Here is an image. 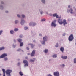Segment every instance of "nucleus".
I'll use <instances>...</instances> for the list:
<instances>
[{"label":"nucleus","mask_w":76,"mask_h":76,"mask_svg":"<svg viewBox=\"0 0 76 76\" xmlns=\"http://www.w3.org/2000/svg\"><path fill=\"white\" fill-rule=\"evenodd\" d=\"M43 40L47 42L48 40V37L47 36H45L43 37Z\"/></svg>","instance_id":"11"},{"label":"nucleus","mask_w":76,"mask_h":76,"mask_svg":"<svg viewBox=\"0 0 76 76\" xmlns=\"http://www.w3.org/2000/svg\"><path fill=\"white\" fill-rule=\"evenodd\" d=\"M71 6L70 5H68V7L69 8H70Z\"/></svg>","instance_id":"48"},{"label":"nucleus","mask_w":76,"mask_h":76,"mask_svg":"<svg viewBox=\"0 0 76 76\" xmlns=\"http://www.w3.org/2000/svg\"><path fill=\"white\" fill-rule=\"evenodd\" d=\"M33 42L35 44L36 43V40H34Z\"/></svg>","instance_id":"41"},{"label":"nucleus","mask_w":76,"mask_h":76,"mask_svg":"<svg viewBox=\"0 0 76 76\" xmlns=\"http://www.w3.org/2000/svg\"><path fill=\"white\" fill-rule=\"evenodd\" d=\"M2 32H3V30H1L0 31V35H1V34L2 33Z\"/></svg>","instance_id":"40"},{"label":"nucleus","mask_w":76,"mask_h":76,"mask_svg":"<svg viewBox=\"0 0 76 76\" xmlns=\"http://www.w3.org/2000/svg\"><path fill=\"white\" fill-rule=\"evenodd\" d=\"M73 9L72 8H70V10L68 9L67 10V11L68 13H69L70 12L71 14H73L74 13L73 12Z\"/></svg>","instance_id":"4"},{"label":"nucleus","mask_w":76,"mask_h":76,"mask_svg":"<svg viewBox=\"0 0 76 76\" xmlns=\"http://www.w3.org/2000/svg\"><path fill=\"white\" fill-rule=\"evenodd\" d=\"M55 47L56 48H58V43H56V45H55Z\"/></svg>","instance_id":"31"},{"label":"nucleus","mask_w":76,"mask_h":76,"mask_svg":"<svg viewBox=\"0 0 76 76\" xmlns=\"http://www.w3.org/2000/svg\"><path fill=\"white\" fill-rule=\"evenodd\" d=\"M39 11L40 12V13L41 15L43 14L44 13L43 10H42V9H39Z\"/></svg>","instance_id":"10"},{"label":"nucleus","mask_w":76,"mask_h":76,"mask_svg":"<svg viewBox=\"0 0 76 76\" xmlns=\"http://www.w3.org/2000/svg\"><path fill=\"white\" fill-rule=\"evenodd\" d=\"M48 52V50L47 49H46L43 51V52L45 53H47Z\"/></svg>","instance_id":"20"},{"label":"nucleus","mask_w":76,"mask_h":76,"mask_svg":"<svg viewBox=\"0 0 76 76\" xmlns=\"http://www.w3.org/2000/svg\"><path fill=\"white\" fill-rule=\"evenodd\" d=\"M12 71L9 69H8L5 71V73L7 74L8 76H11L10 73H12Z\"/></svg>","instance_id":"2"},{"label":"nucleus","mask_w":76,"mask_h":76,"mask_svg":"<svg viewBox=\"0 0 76 76\" xmlns=\"http://www.w3.org/2000/svg\"><path fill=\"white\" fill-rule=\"evenodd\" d=\"M41 43L43 45H45L46 44V43L45 42V41L44 40H40Z\"/></svg>","instance_id":"13"},{"label":"nucleus","mask_w":76,"mask_h":76,"mask_svg":"<svg viewBox=\"0 0 76 76\" xmlns=\"http://www.w3.org/2000/svg\"><path fill=\"white\" fill-rule=\"evenodd\" d=\"M28 27H24V29L25 30H27V29H28Z\"/></svg>","instance_id":"38"},{"label":"nucleus","mask_w":76,"mask_h":76,"mask_svg":"<svg viewBox=\"0 0 76 76\" xmlns=\"http://www.w3.org/2000/svg\"><path fill=\"white\" fill-rule=\"evenodd\" d=\"M8 11H5V13H8Z\"/></svg>","instance_id":"56"},{"label":"nucleus","mask_w":76,"mask_h":76,"mask_svg":"<svg viewBox=\"0 0 76 76\" xmlns=\"http://www.w3.org/2000/svg\"><path fill=\"white\" fill-rule=\"evenodd\" d=\"M19 74L20 75V76H22L23 75V73H22V72H21V71H20L19 72Z\"/></svg>","instance_id":"24"},{"label":"nucleus","mask_w":76,"mask_h":76,"mask_svg":"<svg viewBox=\"0 0 76 76\" xmlns=\"http://www.w3.org/2000/svg\"><path fill=\"white\" fill-rule=\"evenodd\" d=\"M75 10V11H76V8H75V9H74V10Z\"/></svg>","instance_id":"62"},{"label":"nucleus","mask_w":76,"mask_h":76,"mask_svg":"<svg viewBox=\"0 0 76 76\" xmlns=\"http://www.w3.org/2000/svg\"><path fill=\"white\" fill-rule=\"evenodd\" d=\"M18 23V20L15 21V23L16 24V23Z\"/></svg>","instance_id":"46"},{"label":"nucleus","mask_w":76,"mask_h":76,"mask_svg":"<svg viewBox=\"0 0 76 76\" xmlns=\"http://www.w3.org/2000/svg\"><path fill=\"white\" fill-rule=\"evenodd\" d=\"M14 42H16V40H14Z\"/></svg>","instance_id":"60"},{"label":"nucleus","mask_w":76,"mask_h":76,"mask_svg":"<svg viewBox=\"0 0 76 76\" xmlns=\"http://www.w3.org/2000/svg\"><path fill=\"white\" fill-rule=\"evenodd\" d=\"M17 40L20 42V43H21L22 42V39H17Z\"/></svg>","instance_id":"21"},{"label":"nucleus","mask_w":76,"mask_h":76,"mask_svg":"<svg viewBox=\"0 0 76 76\" xmlns=\"http://www.w3.org/2000/svg\"><path fill=\"white\" fill-rule=\"evenodd\" d=\"M46 20V19L45 18H43L41 20V22H44Z\"/></svg>","instance_id":"27"},{"label":"nucleus","mask_w":76,"mask_h":76,"mask_svg":"<svg viewBox=\"0 0 76 76\" xmlns=\"http://www.w3.org/2000/svg\"><path fill=\"white\" fill-rule=\"evenodd\" d=\"M60 66L61 67H63V68H64L65 67V65L64 64H63L62 65H60Z\"/></svg>","instance_id":"23"},{"label":"nucleus","mask_w":76,"mask_h":76,"mask_svg":"<svg viewBox=\"0 0 76 76\" xmlns=\"http://www.w3.org/2000/svg\"><path fill=\"white\" fill-rule=\"evenodd\" d=\"M51 26L52 27H53L54 28H55L57 24L56 23H51Z\"/></svg>","instance_id":"12"},{"label":"nucleus","mask_w":76,"mask_h":76,"mask_svg":"<svg viewBox=\"0 0 76 76\" xmlns=\"http://www.w3.org/2000/svg\"><path fill=\"white\" fill-rule=\"evenodd\" d=\"M3 76H5V73H3Z\"/></svg>","instance_id":"54"},{"label":"nucleus","mask_w":76,"mask_h":76,"mask_svg":"<svg viewBox=\"0 0 76 76\" xmlns=\"http://www.w3.org/2000/svg\"><path fill=\"white\" fill-rule=\"evenodd\" d=\"M54 76H59V73L58 71L55 72L54 73Z\"/></svg>","instance_id":"9"},{"label":"nucleus","mask_w":76,"mask_h":76,"mask_svg":"<svg viewBox=\"0 0 76 76\" xmlns=\"http://www.w3.org/2000/svg\"><path fill=\"white\" fill-rule=\"evenodd\" d=\"M28 58L27 57H25V59H28Z\"/></svg>","instance_id":"53"},{"label":"nucleus","mask_w":76,"mask_h":76,"mask_svg":"<svg viewBox=\"0 0 76 76\" xmlns=\"http://www.w3.org/2000/svg\"><path fill=\"white\" fill-rule=\"evenodd\" d=\"M41 3L43 4H45L46 2L45 0H41Z\"/></svg>","instance_id":"17"},{"label":"nucleus","mask_w":76,"mask_h":76,"mask_svg":"<svg viewBox=\"0 0 76 76\" xmlns=\"http://www.w3.org/2000/svg\"><path fill=\"white\" fill-rule=\"evenodd\" d=\"M37 25V23L35 22H31L29 23V25L30 26L34 27Z\"/></svg>","instance_id":"1"},{"label":"nucleus","mask_w":76,"mask_h":76,"mask_svg":"<svg viewBox=\"0 0 76 76\" xmlns=\"http://www.w3.org/2000/svg\"><path fill=\"white\" fill-rule=\"evenodd\" d=\"M66 35V33H63L62 34V36H65Z\"/></svg>","instance_id":"44"},{"label":"nucleus","mask_w":76,"mask_h":76,"mask_svg":"<svg viewBox=\"0 0 76 76\" xmlns=\"http://www.w3.org/2000/svg\"><path fill=\"white\" fill-rule=\"evenodd\" d=\"M49 61H51V59H50L49 60Z\"/></svg>","instance_id":"63"},{"label":"nucleus","mask_w":76,"mask_h":76,"mask_svg":"<svg viewBox=\"0 0 76 76\" xmlns=\"http://www.w3.org/2000/svg\"><path fill=\"white\" fill-rule=\"evenodd\" d=\"M45 13L46 14H49L48 13V12H47V11H46L45 12Z\"/></svg>","instance_id":"50"},{"label":"nucleus","mask_w":76,"mask_h":76,"mask_svg":"<svg viewBox=\"0 0 76 76\" xmlns=\"http://www.w3.org/2000/svg\"><path fill=\"white\" fill-rule=\"evenodd\" d=\"M23 42H21L20 45V47H22V46H23Z\"/></svg>","instance_id":"30"},{"label":"nucleus","mask_w":76,"mask_h":76,"mask_svg":"<svg viewBox=\"0 0 76 76\" xmlns=\"http://www.w3.org/2000/svg\"><path fill=\"white\" fill-rule=\"evenodd\" d=\"M73 9H75V6H73Z\"/></svg>","instance_id":"57"},{"label":"nucleus","mask_w":76,"mask_h":76,"mask_svg":"<svg viewBox=\"0 0 76 76\" xmlns=\"http://www.w3.org/2000/svg\"><path fill=\"white\" fill-rule=\"evenodd\" d=\"M17 16L18 18H20V15L19 14H17Z\"/></svg>","instance_id":"43"},{"label":"nucleus","mask_w":76,"mask_h":76,"mask_svg":"<svg viewBox=\"0 0 76 76\" xmlns=\"http://www.w3.org/2000/svg\"><path fill=\"white\" fill-rule=\"evenodd\" d=\"M58 21L59 24L60 25H62V19L61 18H59L58 20Z\"/></svg>","instance_id":"7"},{"label":"nucleus","mask_w":76,"mask_h":76,"mask_svg":"<svg viewBox=\"0 0 76 76\" xmlns=\"http://www.w3.org/2000/svg\"><path fill=\"white\" fill-rule=\"evenodd\" d=\"M48 76H52V75H51L49 74L48 75Z\"/></svg>","instance_id":"52"},{"label":"nucleus","mask_w":76,"mask_h":76,"mask_svg":"<svg viewBox=\"0 0 76 76\" xmlns=\"http://www.w3.org/2000/svg\"><path fill=\"white\" fill-rule=\"evenodd\" d=\"M56 17L57 18H61V17H59L58 15H57V14L56 15Z\"/></svg>","instance_id":"34"},{"label":"nucleus","mask_w":76,"mask_h":76,"mask_svg":"<svg viewBox=\"0 0 76 76\" xmlns=\"http://www.w3.org/2000/svg\"><path fill=\"white\" fill-rule=\"evenodd\" d=\"M15 47H16V45H13V47L14 48H15Z\"/></svg>","instance_id":"55"},{"label":"nucleus","mask_w":76,"mask_h":76,"mask_svg":"<svg viewBox=\"0 0 76 76\" xmlns=\"http://www.w3.org/2000/svg\"><path fill=\"white\" fill-rule=\"evenodd\" d=\"M53 14H52V13H49L48 14V15L50 16H53Z\"/></svg>","instance_id":"39"},{"label":"nucleus","mask_w":76,"mask_h":76,"mask_svg":"<svg viewBox=\"0 0 76 76\" xmlns=\"http://www.w3.org/2000/svg\"><path fill=\"white\" fill-rule=\"evenodd\" d=\"M75 45H76V39L75 40Z\"/></svg>","instance_id":"61"},{"label":"nucleus","mask_w":76,"mask_h":76,"mask_svg":"<svg viewBox=\"0 0 76 76\" xmlns=\"http://www.w3.org/2000/svg\"><path fill=\"white\" fill-rule=\"evenodd\" d=\"M25 23V21L24 20H22V19H21V24L22 25H23L24 23Z\"/></svg>","instance_id":"18"},{"label":"nucleus","mask_w":76,"mask_h":76,"mask_svg":"<svg viewBox=\"0 0 76 76\" xmlns=\"http://www.w3.org/2000/svg\"><path fill=\"white\" fill-rule=\"evenodd\" d=\"M1 4H3V2H1Z\"/></svg>","instance_id":"59"},{"label":"nucleus","mask_w":76,"mask_h":76,"mask_svg":"<svg viewBox=\"0 0 76 76\" xmlns=\"http://www.w3.org/2000/svg\"><path fill=\"white\" fill-rule=\"evenodd\" d=\"M5 48L4 47H2L0 48V51H1V50H4V49Z\"/></svg>","instance_id":"25"},{"label":"nucleus","mask_w":76,"mask_h":76,"mask_svg":"<svg viewBox=\"0 0 76 76\" xmlns=\"http://www.w3.org/2000/svg\"><path fill=\"white\" fill-rule=\"evenodd\" d=\"M39 36L41 37L42 36V34H41V33H40L39 34Z\"/></svg>","instance_id":"47"},{"label":"nucleus","mask_w":76,"mask_h":76,"mask_svg":"<svg viewBox=\"0 0 76 76\" xmlns=\"http://www.w3.org/2000/svg\"><path fill=\"white\" fill-rule=\"evenodd\" d=\"M61 58H62L63 59H66L67 58V56H61Z\"/></svg>","instance_id":"15"},{"label":"nucleus","mask_w":76,"mask_h":76,"mask_svg":"<svg viewBox=\"0 0 76 76\" xmlns=\"http://www.w3.org/2000/svg\"><path fill=\"white\" fill-rule=\"evenodd\" d=\"M29 45H30V46H31V48H34V47H35V45H34V44L33 45V44H31V43H29Z\"/></svg>","instance_id":"14"},{"label":"nucleus","mask_w":76,"mask_h":76,"mask_svg":"<svg viewBox=\"0 0 76 76\" xmlns=\"http://www.w3.org/2000/svg\"><path fill=\"white\" fill-rule=\"evenodd\" d=\"M2 70L3 72V73H5V69H3Z\"/></svg>","instance_id":"37"},{"label":"nucleus","mask_w":76,"mask_h":76,"mask_svg":"<svg viewBox=\"0 0 76 76\" xmlns=\"http://www.w3.org/2000/svg\"><path fill=\"white\" fill-rule=\"evenodd\" d=\"M29 61L31 63H34V60L31 59Z\"/></svg>","instance_id":"26"},{"label":"nucleus","mask_w":76,"mask_h":76,"mask_svg":"<svg viewBox=\"0 0 76 76\" xmlns=\"http://www.w3.org/2000/svg\"><path fill=\"white\" fill-rule=\"evenodd\" d=\"M60 50L61 51L63 52L64 50V49L63 47H61L60 49Z\"/></svg>","instance_id":"16"},{"label":"nucleus","mask_w":76,"mask_h":76,"mask_svg":"<svg viewBox=\"0 0 76 76\" xmlns=\"http://www.w3.org/2000/svg\"><path fill=\"white\" fill-rule=\"evenodd\" d=\"M23 63L24 64H26V63H28V61L27 60H24L23 61Z\"/></svg>","instance_id":"22"},{"label":"nucleus","mask_w":76,"mask_h":76,"mask_svg":"<svg viewBox=\"0 0 76 76\" xmlns=\"http://www.w3.org/2000/svg\"><path fill=\"white\" fill-rule=\"evenodd\" d=\"M33 59H34V60H35V58H34Z\"/></svg>","instance_id":"64"},{"label":"nucleus","mask_w":76,"mask_h":76,"mask_svg":"<svg viewBox=\"0 0 76 76\" xmlns=\"http://www.w3.org/2000/svg\"><path fill=\"white\" fill-rule=\"evenodd\" d=\"M35 50H33V51H32V52L31 53V57H34V55H35Z\"/></svg>","instance_id":"6"},{"label":"nucleus","mask_w":76,"mask_h":76,"mask_svg":"<svg viewBox=\"0 0 76 76\" xmlns=\"http://www.w3.org/2000/svg\"><path fill=\"white\" fill-rule=\"evenodd\" d=\"M8 60L7 58H4V60L5 61H6V60Z\"/></svg>","instance_id":"42"},{"label":"nucleus","mask_w":76,"mask_h":76,"mask_svg":"<svg viewBox=\"0 0 76 76\" xmlns=\"http://www.w3.org/2000/svg\"><path fill=\"white\" fill-rule=\"evenodd\" d=\"M22 18H25V16L24 15H22Z\"/></svg>","instance_id":"45"},{"label":"nucleus","mask_w":76,"mask_h":76,"mask_svg":"<svg viewBox=\"0 0 76 76\" xmlns=\"http://www.w3.org/2000/svg\"><path fill=\"white\" fill-rule=\"evenodd\" d=\"M74 39V37L73 36V34H72L69 36V37L68 38V40L69 41H72Z\"/></svg>","instance_id":"3"},{"label":"nucleus","mask_w":76,"mask_h":76,"mask_svg":"<svg viewBox=\"0 0 76 76\" xmlns=\"http://www.w3.org/2000/svg\"><path fill=\"white\" fill-rule=\"evenodd\" d=\"M28 66V63L26 64L25 65H24L25 67H27V66Z\"/></svg>","instance_id":"33"},{"label":"nucleus","mask_w":76,"mask_h":76,"mask_svg":"<svg viewBox=\"0 0 76 76\" xmlns=\"http://www.w3.org/2000/svg\"><path fill=\"white\" fill-rule=\"evenodd\" d=\"M57 15V13H54L53 14V17H55Z\"/></svg>","instance_id":"29"},{"label":"nucleus","mask_w":76,"mask_h":76,"mask_svg":"<svg viewBox=\"0 0 76 76\" xmlns=\"http://www.w3.org/2000/svg\"><path fill=\"white\" fill-rule=\"evenodd\" d=\"M10 33L12 34H13L14 33V31L12 30L10 31Z\"/></svg>","instance_id":"28"},{"label":"nucleus","mask_w":76,"mask_h":76,"mask_svg":"<svg viewBox=\"0 0 76 76\" xmlns=\"http://www.w3.org/2000/svg\"><path fill=\"white\" fill-rule=\"evenodd\" d=\"M74 63L75 64H76V58H75L74 60Z\"/></svg>","instance_id":"35"},{"label":"nucleus","mask_w":76,"mask_h":76,"mask_svg":"<svg viewBox=\"0 0 76 76\" xmlns=\"http://www.w3.org/2000/svg\"><path fill=\"white\" fill-rule=\"evenodd\" d=\"M53 58H56L57 57V54H54L52 56Z\"/></svg>","instance_id":"19"},{"label":"nucleus","mask_w":76,"mask_h":76,"mask_svg":"<svg viewBox=\"0 0 76 76\" xmlns=\"http://www.w3.org/2000/svg\"><path fill=\"white\" fill-rule=\"evenodd\" d=\"M20 63H18L17 65L18 66H19V65H20Z\"/></svg>","instance_id":"49"},{"label":"nucleus","mask_w":76,"mask_h":76,"mask_svg":"<svg viewBox=\"0 0 76 76\" xmlns=\"http://www.w3.org/2000/svg\"><path fill=\"white\" fill-rule=\"evenodd\" d=\"M20 38H22V35H20L19 36Z\"/></svg>","instance_id":"51"},{"label":"nucleus","mask_w":76,"mask_h":76,"mask_svg":"<svg viewBox=\"0 0 76 76\" xmlns=\"http://www.w3.org/2000/svg\"><path fill=\"white\" fill-rule=\"evenodd\" d=\"M56 20H54L52 22V23H56Z\"/></svg>","instance_id":"36"},{"label":"nucleus","mask_w":76,"mask_h":76,"mask_svg":"<svg viewBox=\"0 0 76 76\" xmlns=\"http://www.w3.org/2000/svg\"><path fill=\"white\" fill-rule=\"evenodd\" d=\"M7 54H6V53L3 54L0 56V58H4V57H7Z\"/></svg>","instance_id":"5"},{"label":"nucleus","mask_w":76,"mask_h":76,"mask_svg":"<svg viewBox=\"0 0 76 76\" xmlns=\"http://www.w3.org/2000/svg\"><path fill=\"white\" fill-rule=\"evenodd\" d=\"M14 31H15L16 32V31H18V30H19V29H18V28H15L14 29Z\"/></svg>","instance_id":"32"},{"label":"nucleus","mask_w":76,"mask_h":76,"mask_svg":"<svg viewBox=\"0 0 76 76\" xmlns=\"http://www.w3.org/2000/svg\"><path fill=\"white\" fill-rule=\"evenodd\" d=\"M26 49H27L28 50H29V48H27Z\"/></svg>","instance_id":"58"},{"label":"nucleus","mask_w":76,"mask_h":76,"mask_svg":"<svg viewBox=\"0 0 76 76\" xmlns=\"http://www.w3.org/2000/svg\"><path fill=\"white\" fill-rule=\"evenodd\" d=\"M63 24L64 26H65V25L67 24H68V23L66 22V20L65 19H64L63 20V21L62 22V24Z\"/></svg>","instance_id":"8"}]
</instances>
